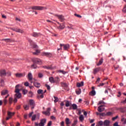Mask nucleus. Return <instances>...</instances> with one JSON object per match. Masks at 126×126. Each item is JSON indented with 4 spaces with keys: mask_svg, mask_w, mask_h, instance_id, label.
<instances>
[{
    "mask_svg": "<svg viewBox=\"0 0 126 126\" xmlns=\"http://www.w3.org/2000/svg\"><path fill=\"white\" fill-rule=\"evenodd\" d=\"M19 86H20V85H17L15 87L16 90L15 91V92L16 93L15 96L16 98H18V99H20V98H21V94L20 93V90L18 89V88H19Z\"/></svg>",
    "mask_w": 126,
    "mask_h": 126,
    "instance_id": "nucleus-1",
    "label": "nucleus"
},
{
    "mask_svg": "<svg viewBox=\"0 0 126 126\" xmlns=\"http://www.w3.org/2000/svg\"><path fill=\"white\" fill-rule=\"evenodd\" d=\"M32 9H34L35 10H45L48 9V8L45 6H33L32 7Z\"/></svg>",
    "mask_w": 126,
    "mask_h": 126,
    "instance_id": "nucleus-2",
    "label": "nucleus"
},
{
    "mask_svg": "<svg viewBox=\"0 0 126 126\" xmlns=\"http://www.w3.org/2000/svg\"><path fill=\"white\" fill-rule=\"evenodd\" d=\"M46 122H47L46 119H41L40 120V123L39 124L38 123H35V126H45V124H46Z\"/></svg>",
    "mask_w": 126,
    "mask_h": 126,
    "instance_id": "nucleus-3",
    "label": "nucleus"
},
{
    "mask_svg": "<svg viewBox=\"0 0 126 126\" xmlns=\"http://www.w3.org/2000/svg\"><path fill=\"white\" fill-rule=\"evenodd\" d=\"M32 61L34 63H36V64H42V61L40 59L33 58Z\"/></svg>",
    "mask_w": 126,
    "mask_h": 126,
    "instance_id": "nucleus-4",
    "label": "nucleus"
},
{
    "mask_svg": "<svg viewBox=\"0 0 126 126\" xmlns=\"http://www.w3.org/2000/svg\"><path fill=\"white\" fill-rule=\"evenodd\" d=\"M55 16L56 17H58V19L61 22H63L65 20V19L64 18V16L63 15H58V14H55Z\"/></svg>",
    "mask_w": 126,
    "mask_h": 126,
    "instance_id": "nucleus-5",
    "label": "nucleus"
},
{
    "mask_svg": "<svg viewBox=\"0 0 126 126\" xmlns=\"http://www.w3.org/2000/svg\"><path fill=\"white\" fill-rule=\"evenodd\" d=\"M51 108H47V110L45 111L42 112V114L43 115H45V116H50L51 115Z\"/></svg>",
    "mask_w": 126,
    "mask_h": 126,
    "instance_id": "nucleus-6",
    "label": "nucleus"
},
{
    "mask_svg": "<svg viewBox=\"0 0 126 126\" xmlns=\"http://www.w3.org/2000/svg\"><path fill=\"white\" fill-rule=\"evenodd\" d=\"M29 103L30 106H31V109H34L35 108V101L33 99H30Z\"/></svg>",
    "mask_w": 126,
    "mask_h": 126,
    "instance_id": "nucleus-7",
    "label": "nucleus"
},
{
    "mask_svg": "<svg viewBox=\"0 0 126 126\" xmlns=\"http://www.w3.org/2000/svg\"><path fill=\"white\" fill-rule=\"evenodd\" d=\"M16 77H18L19 78H20L21 77H24L25 76L26 74L25 73H17L15 74Z\"/></svg>",
    "mask_w": 126,
    "mask_h": 126,
    "instance_id": "nucleus-8",
    "label": "nucleus"
},
{
    "mask_svg": "<svg viewBox=\"0 0 126 126\" xmlns=\"http://www.w3.org/2000/svg\"><path fill=\"white\" fill-rule=\"evenodd\" d=\"M11 29L13 31H15V32H17L18 33H23V31L17 28H11Z\"/></svg>",
    "mask_w": 126,
    "mask_h": 126,
    "instance_id": "nucleus-9",
    "label": "nucleus"
},
{
    "mask_svg": "<svg viewBox=\"0 0 126 126\" xmlns=\"http://www.w3.org/2000/svg\"><path fill=\"white\" fill-rule=\"evenodd\" d=\"M14 112H8V117L6 118V121H8L9 119H11L12 116L14 115Z\"/></svg>",
    "mask_w": 126,
    "mask_h": 126,
    "instance_id": "nucleus-10",
    "label": "nucleus"
},
{
    "mask_svg": "<svg viewBox=\"0 0 126 126\" xmlns=\"http://www.w3.org/2000/svg\"><path fill=\"white\" fill-rule=\"evenodd\" d=\"M42 56H43L44 57H52V53H50V52H43L41 54Z\"/></svg>",
    "mask_w": 126,
    "mask_h": 126,
    "instance_id": "nucleus-11",
    "label": "nucleus"
},
{
    "mask_svg": "<svg viewBox=\"0 0 126 126\" xmlns=\"http://www.w3.org/2000/svg\"><path fill=\"white\" fill-rule=\"evenodd\" d=\"M104 105H100L98 107L97 110L99 113H102L105 111V108L103 107Z\"/></svg>",
    "mask_w": 126,
    "mask_h": 126,
    "instance_id": "nucleus-12",
    "label": "nucleus"
},
{
    "mask_svg": "<svg viewBox=\"0 0 126 126\" xmlns=\"http://www.w3.org/2000/svg\"><path fill=\"white\" fill-rule=\"evenodd\" d=\"M6 75V72L5 71V69H2L0 71V76H5Z\"/></svg>",
    "mask_w": 126,
    "mask_h": 126,
    "instance_id": "nucleus-13",
    "label": "nucleus"
},
{
    "mask_svg": "<svg viewBox=\"0 0 126 126\" xmlns=\"http://www.w3.org/2000/svg\"><path fill=\"white\" fill-rule=\"evenodd\" d=\"M44 68H46L47 69H49L50 70H53V69H55L56 68V66H44Z\"/></svg>",
    "mask_w": 126,
    "mask_h": 126,
    "instance_id": "nucleus-14",
    "label": "nucleus"
},
{
    "mask_svg": "<svg viewBox=\"0 0 126 126\" xmlns=\"http://www.w3.org/2000/svg\"><path fill=\"white\" fill-rule=\"evenodd\" d=\"M60 47H63V50H67L68 48H69V45L68 44H60Z\"/></svg>",
    "mask_w": 126,
    "mask_h": 126,
    "instance_id": "nucleus-15",
    "label": "nucleus"
},
{
    "mask_svg": "<svg viewBox=\"0 0 126 126\" xmlns=\"http://www.w3.org/2000/svg\"><path fill=\"white\" fill-rule=\"evenodd\" d=\"M65 26H64V24H61L59 25V27H58V29L59 30H63V29H64Z\"/></svg>",
    "mask_w": 126,
    "mask_h": 126,
    "instance_id": "nucleus-16",
    "label": "nucleus"
},
{
    "mask_svg": "<svg viewBox=\"0 0 126 126\" xmlns=\"http://www.w3.org/2000/svg\"><path fill=\"white\" fill-rule=\"evenodd\" d=\"M55 83H60V81H61V79L60 77L57 76L54 78Z\"/></svg>",
    "mask_w": 126,
    "mask_h": 126,
    "instance_id": "nucleus-17",
    "label": "nucleus"
},
{
    "mask_svg": "<svg viewBox=\"0 0 126 126\" xmlns=\"http://www.w3.org/2000/svg\"><path fill=\"white\" fill-rule=\"evenodd\" d=\"M33 85L35 87H36V88H40V87H41V84L40 83L33 82Z\"/></svg>",
    "mask_w": 126,
    "mask_h": 126,
    "instance_id": "nucleus-18",
    "label": "nucleus"
},
{
    "mask_svg": "<svg viewBox=\"0 0 126 126\" xmlns=\"http://www.w3.org/2000/svg\"><path fill=\"white\" fill-rule=\"evenodd\" d=\"M27 76L29 80H32V79H33V76L31 72L29 73Z\"/></svg>",
    "mask_w": 126,
    "mask_h": 126,
    "instance_id": "nucleus-19",
    "label": "nucleus"
},
{
    "mask_svg": "<svg viewBox=\"0 0 126 126\" xmlns=\"http://www.w3.org/2000/svg\"><path fill=\"white\" fill-rule=\"evenodd\" d=\"M57 72L58 73H62V74H66V73H67V72H65L63 70H58Z\"/></svg>",
    "mask_w": 126,
    "mask_h": 126,
    "instance_id": "nucleus-20",
    "label": "nucleus"
},
{
    "mask_svg": "<svg viewBox=\"0 0 126 126\" xmlns=\"http://www.w3.org/2000/svg\"><path fill=\"white\" fill-rule=\"evenodd\" d=\"M83 85H84V83L83 81L77 83V87L79 88L83 86Z\"/></svg>",
    "mask_w": 126,
    "mask_h": 126,
    "instance_id": "nucleus-21",
    "label": "nucleus"
},
{
    "mask_svg": "<svg viewBox=\"0 0 126 126\" xmlns=\"http://www.w3.org/2000/svg\"><path fill=\"white\" fill-rule=\"evenodd\" d=\"M7 94H8V91L6 90H3L1 92V95H6Z\"/></svg>",
    "mask_w": 126,
    "mask_h": 126,
    "instance_id": "nucleus-22",
    "label": "nucleus"
},
{
    "mask_svg": "<svg viewBox=\"0 0 126 126\" xmlns=\"http://www.w3.org/2000/svg\"><path fill=\"white\" fill-rule=\"evenodd\" d=\"M49 82L53 84L55 83V78H54L53 77H50L49 78Z\"/></svg>",
    "mask_w": 126,
    "mask_h": 126,
    "instance_id": "nucleus-23",
    "label": "nucleus"
},
{
    "mask_svg": "<svg viewBox=\"0 0 126 126\" xmlns=\"http://www.w3.org/2000/svg\"><path fill=\"white\" fill-rule=\"evenodd\" d=\"M109 125H110V121L109 120H105L103 122V126H109Z\"/></svg>",
    "mask_w": 126,
    "mask_h": 126,
    "instance_id": "nucleus-24",
    "label": "nucleus"
},
{
    "mask_svg": "<svg viewBox=\"0 0 126 126\" xmlns=\"http://www.w3.org/2000/svg\"><path fill=\"white\" fill-rule=\"evenodd\" d=\"M100 69L101 68L100 67L95 68L94 69V74H96V73H97L98 71H100Z\"/></svg>",
    "mask_w": 126,
    "mask_h": 126,
    "instance_id": "nucleus-25",
    "label": "nucleus"
},
{
    "mask_svg": "<svg viewBox=\"0 0 126 126\" xmlns=\"http://www.w3.org/2000/svg\"><path fill=\"white\" fill-rule=\"evenodd\" d=\"M0 86H4V80H3V79H0Z\"/></svg>",
    "mask_w": 126,
    "mask_h": 126,
    "instance_id": "nucleus-26",
    "label": "nucleus"
},
{
    "mask_svg": "<svg viewBox=\"0 0 126 126\" xmlns=\"http://www.w3.org/2000/svg\"><path fill=\"white\" fill-rule=\"evenodd\" d=\"M32 37H39V36H40V33H38L37 32H33L32 34Z\"/></svg>",
    "mask_w": 126,
    "mask_h": 126,
    "instance_id": "nucleus-27",
    "label": "nucleus"
},
{
    "mask_svg": "<svg viewBox=\"0 0 126 126\" xmlns=\"http://www.w3.org/2000/svg\"><path fill=\"white\" fill-rule=\"evenodd\" d=\"M61 84L62 87H67L68 86L67 84H66V83L65 82H61Z\"/></svg>",
    "mask_w": 126,
    "mask_h": 126,
    "instance_id": "nucleus-28",
    "label": "nucleus"
},
{
    "mask_svg": "<svg viewBox=\"0 0 126 126\" xmlns=\"http://www.w3.org/2000/svg\"><path fill=\"white\" fill-rule=\"evenodd\" d=\"M79 119L80 120V122H83V121H84V116L83 115H81L79 118Z\"/></svg>",
    "mask_w": 126,
    "mask_h": 126,
    "instance_id": "nucleus-29",
    "label": "nucleus"
},
{
    "mask_svg": "<svg viewBox=\"0 0 126 126\" xmlns=\"http://www.w3.org/2000/svg\"><path fill=\"white\" fill-rule=\"evenodd\" d=\"M65 121L66 125H69V124H71V122L69 121V119H68V118H66Z\"/></svg>",
    "mask_w": 126,
    "mask_h": 126,
    "instance_id": "nucleus-30",
    "label": "nucleus"
},
{
    "mask_svg": "<svg viewBox=\"0 0 126 126\" xmlns=\"http://www.w3.org/2000/svg\"><path fill=\"white\" fill-rule=\"evenodd\" d=\"M103 58H101L100 61H99L98 63L97 64V66L99 65H101V64H102L103 63Z\"/></svg>",
    "mask_w": 126,
    "mask_h": 126,
    "instance_id": "nucleus-31",
    "label": "nucleus"
},
{
    "mask_svg": "<svg viewBox=\"0 0 126 126\" xmlns=\"http://www.w3.org/2000/svg\"><path fill=\"white\" fill-rule=\"evenodd\" d=\"M90 95H91V96H95V95H96V92H95L94 90L92 91L90 93Z\"/></svg>",
    "mask_w": 126,
    "mask_h": 126,
    "instance_id": "nucleus-32",
    "label": "nucleus"
},
{
    "mask_svg": "<svg viewBox=\"0 0 126 126\" xmlns=\"http://www.w3.org/2000/svg\"><path fill=\"white\" fill-rule=\"evenodd\" d=\"M73 110H76L77 109V105L76 104L72 105Z\"/></svg>",
    "mask_w": 126,
    "mask_h": 126,
    "instance_id": "nucleus-33",
    "label": "nucleus"
},
{
    "mask_svg": "<svg viewBox=\"0 0 126 126\" xmlns=\"http://www.w3.org/2000/svg\"><path fill=\"white\" fill-rule=\"evenodd\" d=\"M70 102H69V101L67 100L66 101V104H65V106L66 107H69L70 106Z\"/></svg>",
    "mask_w": 126,
    "mask_h": 126,
    "instance_id": "nucleus-34",
    "label": "nucleus"
},
{
    "mask_svg": "<svg viewBox=\"0 0 126 126\" xmlns=\"http://www.w3.org/2000/svg\"><path fill=\"white\" fill-rule=\"evenodd\" d=\"M120 111L121 112H122V113H125L126 112V107L122 108L120 109Z\"/></svg>",
    "mask_w": 126,
    "mask_h": 126,
    "instance_id": "nucleus-35",
    "label": "nucleus"
},
{
    "mask_svg": "<svg viewBox=\"0 0 126 126\" xmlns=\"http://www.w3.org/2000/svg\"><path fill=\"white\" fill-rule=\"evenodd\" d=\"M38 94H44V92L42 90L39 89L37 91Z\"/></svg>",
    "mask_w": 126,
    "mask_h": 126,
    "instance_id": "nucleus-36",
    "label": "nucleus"
},
{
    "mask_svg": "<svg viewBox=\"0 0 126 126\" xmlns=\"http://www.w3.org/2000/svg\"><path fill=\"white\" fill-rule=\"evenodd\" d=\"M37 66L36 64H35V63L32 64L31 65V68H33L34 69H36V68H37Z\"/></svg>",
    "mask_w": 126,
    "mask_h": 126,
    "instance_id": "nucleus-37",
    "label": "nucleus"
},
{
    "mask_svg": "<svg viewBox=\"0 0 126 126\" xmlns=\"http://www.w3.org/2000/svg\"><path fill=\"white\" fill-rule=\"evenodd\" d=\"M78 121L77 120H76L74 121L73 123L72 124L71 126H75L76 125H77V122Z\"/></svg>",
    "mask_w": 126,
    "mask_h": 126,
    "instance_id": "nucleus-38",
    "label": "nucleus"
},
{
    "mask_svg": "<svg viewBox=\"0 0 126 126\" xmlns=\"http://www.w3.org/2000/svg\"><path fill=\"white\" fill-rule=\"evenodd\" d=\"M76 93L77 95H79L80 94H81V90L79 89L77 91H76Z\"/></svg>",
    "mask_w": 126,
    "mask_h": 126,
    "instance_id": "nucleus-39",
    "label": "nucleus"
},
{
    "mask_svg": "<svg viewBox=\"0 0 126 126\" xmlns=\"http://www.w3.org/2000/svg\"><path fill=\"white\" fill-rule=\"evenodd\" d=\"M24 109H25V110H29V105H24Z\"/></svg>",
    "mask_w": 126,
    "mask_h": 126,
    "instance_id": "nucleus-40",
    "label": "nucleus"
},
{
    "mask_svg": "<svg viewBox=\"0 0 126 126\" xmlns=\"http://www.w3.org/2000/svg\"><path fill=\"white\" fill-rule=\"evenodd\" d=\"M54 98L55 99L54 100V102L55 103H57V102H59V98H58V97L57 96H54Z\"/></svg>",
    "mask_w": 126,
    "mask_h": 126,
    "instance_id": "nucleus-41",
    "label": "nucleus"
},
{
    "mask_svg": "<svg viewBox=\"0 0 126 126\" xmlns=\"http://www.w3.org/2000/svg\"><path fill=\"white\" fill-rule=\"evenodd\" d=\"M40 53V51L38 50H36L35 52H32L33 55H38Z\"/></svg>",
    "mask_w": 126,
    "mask_h": 126,
    "instance_id": "nucleus-42",
    "label": "nucleus"
},
{
    "mask_svg": "<svg viewBox=\"0 0 126 126\" xmlns=\"http://www.w3.org/2000/svg\"><path fill=\"white\" fill-rule=\"evenodd\" d=\"M28 96L30 97H33V93L32 92H30Z\"/></svg>",
    "mask_w": 126,
    "mask_h": 126,
    "instance_id": "nucleus-43",
    "label": "nucleus"
},
{
    "mask_svg": "<svg viewBox=\"0 0 126 126\" xmlns=\"http://www.w3.org/2000/svg\"><path fill=\"white\" fill-rule=\"evenodd\" d=\"M36 120V115H33L32 117V121H35Z\"/></svg>",
    "mask_w": 126,
    "mask_h": 126,
    "instance_id": "nucleus-44",
    "label": "nucleus"
},
{
    "mask_svg": "<svg viewBox=\"0 0 126 126\" xmlns=\"http://www.w3.org/2000/svg\"><path fill=\"white\" fill-rule=\"evenodd\" d=\"M13 99H12V97H10L9 98V104H12V101H13Z\"/></svg>",
    "mask_w": 126,
    "mask_h": 126,
    "instance_id": "nucleus-45",
    "label": "nucleus"
},
{
    "mask_svg": "<svg viewBox=\"0 0 126 126\" xmlns=\"http://www.w3.org/2000/svg\"><path fill=\"white\" fill-rule=\"evenodd\" d=\"M43 75L42 73H38V77L39 78H42V77H43Z\"/></svg>",
    "mask_w": 126,
    "mask_h": 126,
    "instance_id": "nucleus-46",
    "label": "nucleus"
},
{
    "mask_svg": "<svg viewBox=\"0 0 126 126\" xmlns=\"http://www.w3.org/2000/svg\"><path fill=\"white\" fill-rule=\"evenodd\" d=\"M98 125L99 126H103V125H104V122H103L102 121H100L98 122Z\"/></svg>",
    "mask_w": 126,
    "mask_h": 126,
    "instance_id": "nucleus-47",
    "label": "nucleus"
},
{
    "mask_svg": "<svg viewBox=\"0 0 126 126\" xmlns=\"http://www.w3.org/2000/svg\"><path fill=\"white\" fill-rule=\"evenodd\" d=\"M36 115V118L37 119V120H39L40 119V113H38Z\"/></svg>",
    "mask_w": 126,
    "mask_h": 126,
    "instance_id": "nucleus-48",
    "label": "nucleus"
},
{
    "mask_svg": "<svg viewBox=\"0 0 126 126\" xmlns=\"http://www.w3.org/2000/svg\"><path fill=\"white\" fill-rule=\"evenodd\" d=\"M3 102L4 103V105H6V104L7 103V100L4 98Z\"/></svg>",
    "mask_w": 126,
    "mask_h": 126,
    "instance_id": "nucleus-49",
    "label": "nucleus"
},
{
    "mask_svg": "<svg viewBox=\"0 0 126 126\" xmlns=\"http://www.w3.org/2000/svg\"><path fill=\"white\" fill-rule=\"evenodd\" d=\"M45 86L47 87L48 90H50V89H51V87L50 86V85L46 84Z\"/></svg>",
    "mask_w": 126,
    "mask_h": 126,
    "instance_id": "nucleus-50",
    "label": "nucleus"
},
{
    "mask_svg": "<svg viewBox=\"0 0 126 126\" xmlns=\"http://www.w3.org/2000/svg\"><path fill=\"white\" fill-rule=\"evenodd\" d=\"M37 98H38V99H39V98H44V94H42L40 96L38 95V96H37Z\"/></svg>",
    "mask_w": 126,
    "mask_h": 126,
    "instance_id": "nucleus-51",
    "label": "nucleus"
},
{
    "mask_svg": "<svg viewBox=\"0 0 126 126\" xmlns=\"http://www.w3.org/2000/svg\"><path fill=\"white\" fill-rule=\"evenodd\" d=\"M23 94L24 95H25V94H27V93L28 92V91L26 90H24L23 91Z\"/></svg>",
    "mask_w": 126,
    "mask_h": 126,
    "instance_id": "nucleus-52",
    "label": "nucleus"
},
{
    "mask_svg": "<svg viewBox=\"0 0 126 126\" xmlns=\"http://www.w3.org/2000/svg\"><path fill=\"white\" fill-rule=\"evenodd\" d=\"M100 104H106V103L104 102V101L101 100L98 103V105H100Z\"/></svg>",
    "mask_w": 126,
    "mask_h": 126,
    "instance_id": "nucleus-53",
    "label": "nucleus"
},
{
    "mask_svg": "<svg viewBox=\"0 0 126 126\" xmlns=\"http://www.w3.org/2000/svg\"><path fill=\"white\" fill-rule=\"evenodd\" d=\"M24 85L27 87H28V86H29V83L28 82H26L25 83Z\"/></svg>",
    "mask_w": 126,
    "mask_h": 126,
    "instance_id": "nucleus-54",
    "label": "nucleus"
},
{
    "mask_svg": "<svg viewBox=\"0 0 126 126\" xmlns=\"http://www.w3.org/2000/svg\"><path fill=\"white\" fill-rule=\"evenodd\" d=\"M75 16H76L77 17H79V18H81L82 16H80V15H78L77 14H74Z\"/></svg>",
    "mask_w": 126,
    "mask_h": 126,
    "instance_id": "nucleus-55",
    "label": "nucleus"
},
{
    "mask_svg": "<svg viewBox=\"0 0 126 126\" xmlns=\"http://www.w3.org/2000/svg\"><path fill=\"white\" fill-rule=\"evenodd\" d=\"M17 99H18V98L16 97V96L15 94V98L14 99V102H15V103H16V102H17Z\"/></svg>",
    "mask_w": 126,
    "mask_h": 126,
    "instance_id": "nucleus-56",
    "label": "nucleus"
},
{
    "mask_svg": "<svg viewBox=\"0 0 126 126\" xmlns=\"http://www.w3.org/2000/svg\"><path fill=\"white\" fill-rule=\"evenodd\" d=\"M89 120L90 121L91 124H92V123H94V121H95L94 119H89Z\"/></svg>",
    "mask_w": 126,
    "mask_h": 126,
    "instance_id": "nucleus-57",
    "label": "nucleus"
},
{
    "mask_svg": "<svg viewBox=\"0 0 126 126\" xmlns=\"http://www.w3.org/2000/svg\"><path fill=\"white\" fill-rule=\"evenodd\" d=\"M117 118H119L118 116H116L115 117H113L112 118V121H116V120H117Z\"/></svg>",
    "mask_w": 126,
    "mask_h": 126,
    "instance_id": "nucleus-58",
    "label": "nucleus"
},
{
    "mask_svg": "<svg viewBox=\"0 0 126 126\" xmlns=\"http://www.w3.org/2000/svg\"><path fill=\"white\" fill-rule=\"evenodd\" d=\"M123 12L126 13V5L124 7V9H123Z\"/></svg>",
    "mask_w": 126,
    "mask_h": 126,
    "instance_id": "nucleus-59",
    "label": "nucleus"
},
{
    "mask_svg": "<svg viewBox=\"0 0 126 126\" xmlns=\"http://www.w3.org/2000/svg\"><path fill=\"white\" fill-rule=\"evenodd\" d=\"M113 126H120L119 125V123H118V122L115 123L113 124Z\"/></svg>",
    "mask_w": 126,
    "mask_h": 126,
    "instance_id": "nucleus-60",
    "label": "nucleus"
},
{
    "mask_svg": "<svg viewBox=\"0 0 126 126\" xmlns=\"http://www.w3.org/2000/svg\"><path fill=\"white\" fill-rule=\"evenodd\" d=\"M8 40H10L9 38H5L2 39V41H5V42H8Z\"/></svg>",
    "mask_w": 126,
    "mask_h": 126,
    "instance_id": "nucleus-61",
    "label": "nucleus"
},
{
    "mask_svg": "<svg viewBox=\"0 0 126 126\" xmlns=\"http://www.w3.org/2000/svg\"><path fill=\"white\" fill-rule=\"evenodd\" d=\"M100 79H100V78H97V80H96V83L97 84H98V83H99V82Z\"/></svg>",
    "mask_w": 126,
    "mask_h": 126,
    "instance_id": "nucleus-62",
    "label": "nucleus"
},
{
    "mask_svg": "<svg viewBox=\"0 0 126 126\" xmlns=\"http://www.w3.org/2000/svg\"><path fill=\"white\" fill-rule=\"evenodd\" d=\"M112 115V112H108L106 113V116H111Z\"/></svg>",
    "mask_w": 126,
    "mask_h": 126,
    "instance_id": "nucleus-63",
    "label": "nucleus"
},
{
    "mask_svg": "<svg viewBox=\"0 0 126 126\" xmlns=\"http://www.w3.org/2000/svg\"><path fill=\"white\" fill-rule=\"evenodd\" d=\"M52 126V121H49V122L47 124V126Z\"/></svg>",
    "mask_w": 126,
    "mask_h": 126,
    "instance_id": "nucleus-64",
    "label": "nucleus"
}]
</instances>
